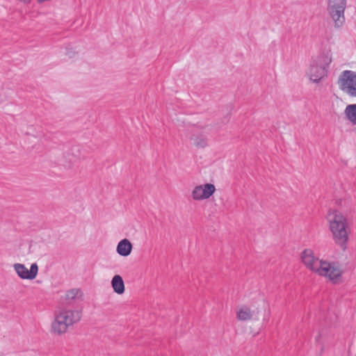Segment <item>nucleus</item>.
I'll return each instance as SVG.
<instances>
[{
  "label": "nucleus",
  "mask_w": 356,
  "mask_h": 356,
  "mask_svg": "<svg viewBox=\"0 0 356 356\" xmlns=\"http://www.w3.org/2000/svg\"><path fill=\"white\" fill-rule=\"evenodd\" d=\"M327 220L335 242L345 249L348 239L346 218L340 212L330 210L327 215Z\"/></svg>",
  "instance_id": "2"
},
{
  "label": "nucleus",
  "mask_w": 356,
  "mask_h": 356,
  "mask_svg": "<svg viewBox=\"0 0 356 356\" xmlns=\"http://www.w3.org/2000/svg\"><path fill=\"white\" fill-rule=\"evenodd\" d=\"M348 0H327V11L334 22L335 28L341 27L345 22V10Z\"/></svg>",
  "instance_id": "6"
},
{
  "label": "nucleus",
  "mask_w": 356,
  "mask_h": 356,
  "mask_svg": "<svg viewBox=\"0 0 356 356\" xmlns=\"http://www.w3.org/2000/svg\"><path fill=\"white\" fill-rule=\"evenodd\" d=\"M80 290L78 289H72L67 291L66 299L73 300L80 294Z\"/></svg>",
  "instance_id": "15"
},
{
  "label": "nucleus",
  "mask_w": 356,
  "mask_h": 356,
  "mask_svg": "<svg viewBox=\"0 0 356 356\" xmlns=\"http://www.w3.org/2000/svg\"><path fill=\"white\" fill-rule=\"evenodd\" d=\"M81 318V312L75 309H60L55 314L54 320L51 323V332L60 335L65 333L68 327L79 322Z\"/></svg>",
  "instance_id": "3"
},
{
  "label": "nucleus",
  "mask_w": 356,
  "mask_h": 356,
  "mask_svg": "<svg viewBox=\"0 0 356 356\" xmlns=\"http://www.w3.org/2000/svg\"><path fill=\"white\" fill-rule=\"evenodd\" d=\"M191 140L193 144L197 147H204L207 145V139L203 134H193Z\"/></svg>",
  "instance_id": "14"
},
{
  "label": "nucleus",
  "mask_w": 356,
  "mask_h": 356,
  "mask_svg": "<svg viewBox=\"0 0 356 356\" xmlns=\"http://www.w3.org/2000/svg\"><path fill=\"white\" fill-rule=\"evenodd\" d=\"M75 156H73L72 158L70 159V162H74L76 161Z\"/></svg>",
  "instance_id": "18"
},
{
  "label": "nucleus",
  "mask_w": 356,
  "mask_h": 356,
  "mask_svg": "<svg viewBox=\"0 0 356 356\" xmlns=\"http://www.w3.org/2000/svg\"><path fill=\"white\" fill-rule=\"evenodd\" d=\"M74 46H67L65 47V51H66V54L67 55L70 57V58H73L74 56V51L73 50V48Z\"/></svg>",
  "instance_id": "16"
},
{
  "label": "nucleus",
  "mask_w": 356,
  "mask_h": 356,
  "mask_svg": "<svg viewBox=\"0 0 356 356\" xmlns=\"http://www.w3.org/2000/svg\"><path fill=\"white\" fill-rule=\"evenodd\" d=\"M237 317L239 320H245V311L243 308L240 309L238 312Z\"/></svg>",
  "instance_id": "17"
},
{
  "label": "nucleus",
  "mask_w": 356,
  "mask_h": 356,
  "mask_svg": "<svg viewBox=\"0 0 356 356\" xmlns=\"http://www.w3.org/2000/svg\"><path fill=\"white\" fill-rule=\"evenodd\" d=\"M337 84L340 90L350 97H356V72L343 70L338 77Z\"/></svg>",
  "instance_id": "5"
},
{
  "label": "nucleus",
  "mask_w": 356,
  "mask_h": 356,
  "mask_svg": "<svg viewBox=\"0 0 356 356\" xmlns=\"http://www.w3.org/2000/svg\"><path fill=\"white\" fill-rule=\"evenodd\" d=\"M113 291L118 294H122L124 291V281L120 275H115L111 280Z\"/></svg>",
  "instance_id": "13"
},
{
  "label": "nucleus",
  "mask_w": 356,
  "mask_h": 356,
  "mask_svg": "<svg viewBox=\"0 0 356 356\" xmlns=\"http://www.w3.org/2000/svg\"><path fill=\"white\" fill-rule=\"evenodd\" d=\"M13 268L17 275L23 280H33L38 271V266L35 263L31 264L29 270L22 264H15Z\"/></svg>",
  "instance_id": "10"
},
{
  "label": "nucleus",
  "mask_w": 356,
  "mask_h": 356,
  "mask_svg": "<svg viewBox=\"0 0 356 356\" xmlns=\"http://www.w3.org/2000/svg\"><path fill=\"white\" fill-rule=\"evenodd\" d=\"M132 250V244L131 242L127 239L124 238L121 240L116 248V251L118 254L122 257H127L130 254Z\"/></svg>",
  "instance_id": "11"
},
{
  "label": "nucleus",
  "mask_w": 356,
  "mask_h": 356,
  "mask_svg": "<svg viewBox=\"0 0 356 356\" xmlns=\"http://www.w3.org/2000/svg\"><path fill=\"white\" fill-rule=\"evenodd\" d=\"M332 60L330 48L325 47L321 49L318 55L312 57L307 75L309 80L315 83H319L327 76L329 65Z\"/></svg>",
  "instance_id": "1"
},
{
  "label": "nucleus",
  "mask_w": 356,
  "mask_h": 356,
  "mask_svg": "<svg viewBox=\"0 0 356 356\" xmlns=\"http://www.w3.org/2000/svg\"><path fill=\"white\" fill-rule=\"evenodd\" d=\"M257 306L252 305L248 309L246 308V327L249 326L250 328V333L253 336L257 334L260 330V323H257L254 330H252V321H258L260 307H264V302L263 299L259 298L256 302Z\"/></svg>",
  "instance_id": "7"
},
{
  "label": "nucleus",
  "mask_w": 356,
  "mask_h": 356,
  "mask_svg": "<svg viewBox=\"0 0 356 356\" xmlns=\"http://www.w3.org/2000/svg\"><path fill=\"white\" fill-rule=\"evenodd\" d=\"M316 273L329 279L333 284H338L341 282L343 270L339 262L323 260Z\"/></svg>",
  "instance_id": "4"
},
{
  "label": "nucleus",
  "mask_w": 356,
  "mask_h": 356,
  "mask_svg": "<svg viewBox=\"0 0 356 356\" xmlns=\"http://www.w3.org/2000/svg\"><path fill=\"white\" fill-rule=\"evenodd\" d=\"M301 260L305 266L312 271L316 273L323 260L314 255L311 249H305L301 254Z\"/></svg>",
  "instance_id": "9"
},
{
  "label": "nucleus",
  "mask_w": 356,
  "mask_h": 356,
  "mask_svg": "<svg viewBox=\"0 0 356 356\" xmlns=\"http://www.w3.org/2000/svg\"><path fill=\"white\" fill-rule=\"evenodd\" d=\"M345 118L353 125H356V104H348L344 109Z\"/></svg>",
  "instance_id": "12"
},
{
  "label": "nucleus",
  "mask_w": 356,
  "mask_h": 356,
  "mask_svg": "<svg viewBox=\"0 0 356 356\" xmlns=\"http://www.w3.org/2000/svg\"><path fill=\"white\" fill-rule=\"evenodd\" d=\"M216 191V187L212 184H205L196 186L191 193L194 200L200 201L209 199Z\"/></svg>",
  "instance_id": "8"
}]
</instances>
